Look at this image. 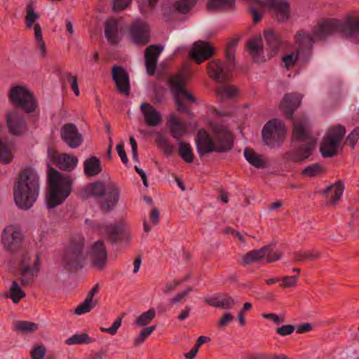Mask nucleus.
<instances>
[{
	"label": "nucleus",
	"instance_id": "obj_1",
	"mask_svg": "<svg viewBox=\"0 0 359 359\" xmlns=\"http://www.w3.org/2000/svg\"><path fill=\"white\" fill-rule=\"evenodd\" d=\"M39 190L40 183L37 172L32 168L23 170L13 184L15 204L20 210H29L36 201Z\"/></svg>",
	"mask_w": 359,
	"mask_h": 359
},
{
	"label": "nucleus",
	"instance_id": "obj_2",
	"mask_svg": "<svg viewBox=\"0 0 359 359\" xmlns=\"http://www.w3.org/2000/svg\"><path fill=\"white\" fill-rule=\"evenodd\" d=\"M48 182L47 207L54 208L63 203L71 194L73 179L69 175L62 174L54 168H50Z\"/></svg>",
	"mask_w": 359,
	"mask_h": 359
},
{
	"label": "nucleus",
	"instance_id": "obj_3",
	"mask_svg": "<svg viewBox=\"0 0 359 359\" xmlns=\"http://www.w3.org/2000/svg\"><path fill=\"white\" fill-rule=\"evenodd\" d=\"M359 21L355 17L348 16L344 22L332 19L318 24L313 30V37L317 40H323L332 34L340 32L346 38L357 43L359 41Z\"/></svg>",
	"mask_w": 359,
	"mask_h": 359
},
{
	"label": "nucleus",
	"instance_id": "obj_4",
	"mask_svg": "<svg viewBox=\"0 0 359 359\" xmlns=\"http://www.w3.org/2000/svg\"><path fill=\"white\" fill-rule=\"evenodd\" d=\"M120 194L119 187L112 182L95 180L91 182V196L103 213L111 212L116 208Z\"/></svg>",
	"mask_w": 359,
	"mask_h": 359
},
{
	"label": "nucleus",
	"instance_id": "obj_5",
	"mask_svg": "<svg viewBox=\"0 0 359 359\" xmlns=\"http://www.w3.org/2000/svg\"><path fill=\"white\" fill-rule=\"evenodd\" d=\"M88 251L84 250V238L81 236L74 238L63 257L62 266L69 272L82 269L86 263Z\"/></svg>",
	"mask_w": 359,
	"mask_h": 359
},
{
	"label": "nucleus",
	"instance_id": "obj_6",
	"mask_svg": "<svg viewBox=\"0 0 359 359\" xmlns=\"http://www.w3.org/2000/svg\"><path fill=\"white\" fill-rule=\"evenodd\" d=\"M40 268V259L37 255L22 252L19 264L18 276L22 285L32 283Z\"/></svg>",
	"mask_w": 359,
	"mask_h": 359
},
{
	"label": "nucleus",
	"instance_id": "obj_7",
	"mask_svg": "<svg viewBox=\"0 0 359 359\" xmlns=\"http://www.w3.org/2000/svg\"><path fill=\"white\" fill-rule=\"evenodd\" d=\"M344 126L338 124L327 130L320 145V152L325 158L332 157L337 154V150L346 135Z\"/></svg>",
	"mask_w": 359,
	"mask_h": 359
},
{
	"label": "nucleus",
	"instance_id": "obj_8",
	"mask_svg": "<svg viewBox=\"0 0 359 359\" xmlns=\"http://www.w3.org/2000/svg\"><path fill=\"white\" fill-rule=\"evenodd\" d=\"M281 257V252L275 250L273 245H267L248 252L242 257L241 262L243 266L263 262L265 264H271L280 259Z\"/></svg>",
	"mask_w": 359,
	"mask_h": 359
},
{
	"label": "nucleus",
	"instance_id": "obj_9",
	"mask_svg": "<svg viewBox=\"0 0 359 359\" xmlns=\"http://www.w3.org/2000/svg\"><path fill=\"white\" fill-rule=\"evenodd\" d=\"M285 128L282 121H269L262 128V138L266 144L271 148L278 147L285 135Z\"/></svg>",
	"mask_w": 359,
	"mask_h": 359
},
{
	"label": "nucleus",
	"instance_id": "obj_10",
	"mask_svg": "<svg viewBox=\"0 0 359 359\" xmlns=\"http://www.w3.org/2000/svg\"><path fill=\"white\" fill-rule=\"evenodd\" d=\"M1 243L7 251L16 253L24 248V236L18 226L10 225L2 231Z\"/></svg>",
	"mask_w": 359,
	"mask_h": 359
},
{
	"label": "nucleus",
	"instance_id": "obj_11",
	"mask_svg": "<svg viewBox=\"0 0 359 359\" xmlns=\"http://www.w3.org/2000/svg\"><path fill=\"white\" fill-rule=\"evenodd\" d=\"M235 68L233 61L226 60V64L218 60L210 61L207 66L208 74L217 83H227L231 78V72Z\"/></svg>",
	"mask_w": 359,
	"mask_h": 359
},
{
	"label": "nucleus",
	"instance_id": "obj_12",
	"mask_svg": "<svg viewBox=\"0 0 359 359\" xmlns=\"http://www.w3.org/2000/svg\"><path fill=\"white\" fill-rule=\"evenodd\" d=\"M8 95L14 104L24 109L27 112H32L35 109L36 102L33 94L25 87L22 86L12 87Z\"/></svg>",
	"mask_w": 359,
	"mask_h": 359
},
{
	"label": "nucleus",
	"instance_id": "obj_13",
	"mask_svg": "<svg viewBox=\"0 0 359 359\" xmlns=\"http://www.w3.org/2000/svg\"><path fill=\"white\" fill-rule=\"evenodd\" d=\"M292 149L285 154L287 161L300 163L307 160L313 154L316 146V140L310 139L305 142H292Z\"/></svg>",
	"mask_w": 359,
	"mask_h": 359
},
{
	"label": "nucleus",
	"instance_id": "obj_14",
	"mask_svg": "<svg viewBox=\"0 0 359 359\" xmlns=\"http://www.w3.org/2000/svg\"><path fill=\"white\" fill-rule=\"evenodd\" d=\"M6 125L8 130L14 135L20 136L27 130L25 113L20 109H13L6 114Z\"/></svg>",
	"mask_w": 359,
	"mask_h": 359
},
{
	"label": "nucleus",
	"instance_id": "obj_15",
	"mask_svg": "<svg viewBox=\"0 0 359 359\" xmlns=\"http://www.w3.org/2000/svg\"><path fill=\"white\" fill-rule=\"evenodd\" d=\"M149 31V26L144 20L137 19L130 25L128 34L135 44L144 46L150 41Z\"/></svg>",
	"mask_w": 359,
	"mask_h": 359
},
{
	"label": "nucleus",
	"instance_id": "obj_16",
	"mask_svg": "<svg viewBox=\"0 0 359 359\" xmlns=\"http://www.w3.org/2000/svg\"><path fill=\"white\" fill-rule=\"evenodd\" d=\"M92 228L94 231L107 236L111 243L116 244L121 242V237L124 231L125 224L123 221H116L113 224H107L95 223Z\"/></svg>",
	"mask_w": 359,
	"mask_h": 359
},
{
	"label": "nucleus",
	"instance_id": "obj_17",
	"mask_svg": "<svg viewBox=\"0 0 359 359\" xmlns=\"http://www.w3.org/2000/svg\"><path fill=\"white\" fill-rule=\"evenodd\" d=\"M108 253L103 241L99 240L91 245V266L98 271L107 266Z\"/></svg>",
	"mask_w": 359,
	"mask_h": 359
},
{
	"label": "nucleus",
	"instance_id": "obj_18",
	"mask_svg": "<svg viewBox=\"0 0 359 359\" xmlns=\"http://www.w3.org/2000/svg\"><path fill=\"white\" fill-rule=\"evenodd\" d=\"M195 142L197 152L201 157L207 154L217 152V150H221L220 147L217 148L214 137H212L204 129H201L198 131L195 137Z\"/></svg>",
	"mask_w": 359,
	"mask_h": 359
},
{
	"label": "nucleus",
	"instance_id": "obj_19",
	"mask_svg": "<svg viewBox=\"0 0 359 359\" xmlns=\"http://www.w3.org/2000/svg\"><path fill=\"white\" fill-rule=\"evenodd\" d=\"M214 139L218 153L226 152L232 149L234 137L231 133L223 126H216L213 128Z\"/></svg>",
	"mask_w": 359,
	"mask_h": 359
},
{
	"label": "nucleus",
	"instance_id": "obj_20",
	"mask_svg": "<svg viewBox=\"0 0 359 359\" xmlns=\"http://www.w3.org/2000/svg\"><path fill=\"white\" fill-rule=\"evenodd\" d=\"M215 55V48L205 41H198L193 44L189 53L190 57L201 64L205 60H209Z\"/></svg>",
	"mask_w": 359,
	"mask_h": 359
},
{
	"label": "nucleus",
	"instance_id": "obj_21",
	"mask_svg": "<svg viewBox=\"0 0 359 359\" xmlns=\"http://www.w3.org/2000/svg\"><path fill=\"white\" fill-rule=\"evenodd\" d=\"M111 76L117 90L125 95L130 93L129 75L121 66L114 65L111 68Z\"/></svg>",
	"mask_w": 359,
	"mask_h": 359
},
{
	"label": "nucleus",
	"instance_id": "obj_22",
	"mask_svg": "<svg viewBox=\"0 0 359 359\" xmlns=\"http://www.w3.org/2000/svg\"><path fill=\"white\" fill-rule=\"evenodd\" d=\"M266 6L274 10L273 15L278 22H283L290 18V6L287 0H266Z\"/></svg>",
	"mask_w": 359,
	"mask_h": 359
},
{
	"label": "nucleus",
	"instance_id": "obj_23",
	"mask_svg": "<svg viewBox=\"0 0 359 359\" xmlns=\"http://www.w3.org/2000/svg\"><path fill=\"white\" fill-rule=\"evenodd\" d=\"M197 1L198 0H175L173 4L174 9L170 7L163 9V16L165 18L166 21H171L175 12L183 15L187 14L195 6Z\"/></svg>",
	"mask_w": 359,
	"mask_h": 359
},
{
	"label": "nucleus",
	"instance_id": "obj_24",
	"mask_svg": "<svg viewBox=\"0 0 359 359\" xmlns=\"http://www.w3.org/2000/svg\"><path fill=\"white\" fill-rule=\"evenodd\" d=\"M48 156L60 169L67 171L72 170L76 166L78 162L77 158L74 156L67 154H59L52 150L48 151Z\"/></svg>",
	"mask_w": 359,
	"mask_h": 359
},
{
	"label": "nucleus",
	"instance_id": "obj_25",
	"mask_svg": "<svg viewBox=\"0 0 359 359\" xmlns=\"http://www.w3.org/2000/svg\"><path fill=\"white\" fill-rule=\"evenodd\" d=\"M61 137L64 142L71 148L78 147L82 137L76 127L72 123H67L61 128Z\"/></svg>",
	"mask_w": 359,
	"mask_h": 359
},
{
	"label": "nucleus",
	"instance_id": "obj_26",
	"mask_svg": "<svg viewBox=\"0 0 359 359\" xmlns=\"http://www.w3.org/2000/svg\"><path fill=\"white\" fill-rule=\"evenodd\" d=\"M162 50L163 46L157 45H150L145 50V66L147 72L150 76L155 73L157 60Z\"/></svg>",
	"mask_w": 359,
	"mask_h": 359
},
{
	"label": "nucleus",
	"instance_id": "obj_27",
	"mask_svg": "<svg viewBox=\"0 0 359 359\" xmlns=\"http://www.w3.org/2000/svg\"><path fill=\"white\" fill-rule=\"evenodd\" d=\"M301 101V97L298 94H286L280 104V109L285 114L286 118L291 119L294 110L299 106Z\"/></svg>",
	"mask_w": 359,
	"mask_h": 359
},
{
	"label": "nucleus",
	"instance_id": "obj_28",
	"mask_svg": "<svg viewBox=\"0 0 359 359\" xmlns=\"http://www.w3.org/2000/svg\"><path fill=\"white\" fill-rule=\"evenodd\" d=\"M264 37L266 40V50L270 57L276 55L280 48L282 39L280 36L272 29L264 31Z\"/></svg>",
	"mask_w": 359,
	"mask_h": 359
},
{
	"label": "nucleus",
	"instance_id": "obj_29",
	"mask_svg": "<svg viewBox=\"0 0 359 359\" xmlns=\"http://www.w3.org/2000/svg\"><path fill=\"white\" fill-rule=\"evenodd\" d=\"M145 122L149 126H156L161 123L162 116L152 105L144 102L140 106Z\"/></svg>",
	"mask_w": 359,
	"mask_h": 359
},
{
	"label": "nucleus",
	"instance_id": "obj_30",
	"mask_svg": "<svg viewBox=\"0 0 359 359\" xmlns=\"http://www.w3.org/2000/svg\"><path fill=\"white\" fill-rule=\"evenodd\" d=\"M344 190V185L341 181L337 182L327 187L323 191V196L330 198L329 205L335 206L340 200Z\"/></svg>",
	"mask_w": 359,
	"mask_h": 359
},
{
	"label": "nucleus",
	"instance_id": "obj_31",
	"mask_svg": "<svg viewBox=\"0 0 359 359\" xmlns=\"http://www.w3.org/2000/svg\"><path fill=\"white\" fill-rule=\"evenodd\" d=\"M118 22L114 18L108 19L105 22L104 34L110 44L115 46L121 40Z\"/></svg>",
	"mask_w": 359,
	"mask_h": 359
},
{
	"label": "nucleus",
	"instance_id": "obj_32",
	"mask_svg": "<svg viewBox=\"0 0 359 359\" xmlns=\"http://www.w3.org/2000/svg\"><path fill=\"white\" fill-rule=\"evenodd\" d=\"M25 16V24L27 29L33 28L35 32V26L39 25L36 23L40 18L39 13L36 11V1L30 0L27 3Z\"/></svg>",
	"mask_w": 359,
	"mask_h": 359
},
{
	"label": "nucleus",
	"instance_id": "obj_33",
	"mask_svg": "<svg viewBox=\"0 0 359 359\" xmlns=\"http://www.w3.org/2000/svg\"><path fill=\"white\" fill-rule=\"evenodd\" d=\"M171 135L176 140L181 139L187 132V128L176 116H171L167 123Z\"/></svg>",
	"mask_w": 359,
	"mask_h": 359
},
{
	"label": "nucleus",
	"instance_id": "obj_34",
	"mask_svg": "<svg viewBox=\"0 0 359 359\" xmlns=\"http://www.w3.org/2000/svg\"><path fill=\"white\" fill-rule=\"evenodd\" d=\"M244 156L246 161L256 168H265L268 166L269 162L262 155L257 154L251 148H245Z\"/></svg>",
	"mask_w": 359,
	"mask_h": 359
},
{
	"label": "nucleus",
	"instance_id": "obj_35",
	"mask_svg": "<svg viewBox=\"0 0 359 359\" xmlns=\"http://www.w3.org/2000/svg\"><path fill=\"white\" fill-rule=\"evenodd\" d=\"M247 48L249 54L255 62H259V57L263 53V43L261 36H256L248 40Z\"/></svg>",
	"mask_w": 359,
	"mask_h": 359
},
{
	"label": "nucleus",
	"instance_id": "obj_36",
	"mask_svg": "<svg viewBox=\"0 0 359 359\" xmlns=\"http://www.w3.org/2000/svg\"><path fill=\"white\" fill-rule=\"evenodd\" d=\"M310 139H315L307 132L302 123L297 122L293 124L292 142H305Z\"/></svg>",
	"mask_w": 359,
	"mask_h": 359
},
{
	"label": "nucleus",
	"instance_id": "obj_37",
	"mask_svg": "<svg viewBox=\"0 0 359 359\" xmlns=\"http://www.w3.org/2000/svg\"><path fill=\"white\" fill-rule=\"evenodd\" d=\"M168 84L173 96H180V93L184 90V76L182 73L177 74L169 79Z\"/></svg>",
	"mask_w": 359,
	"mask_h": 359
},
{
	"label": "nucleus",
	"instance_id": "obj_38",
	"mask_svg": "<svg viewBox=\"0 0 359 359\" xmlns=\"http://www.w3.org/2000/svg\"><path fill=\"white\" fill-rule=\"evenodd\" d=\"M236 94L237 89L233 86H220L215 90V95L221 102L232 99Z\"/></svg>",
	"mask_w": 359,
	"mask_h": 359
},
{
	"label": "nucleus",
	"instance_id": "obj_39",
	"mask_svg": "<svg viewBox=\"0 0 359 359\" xmlns=\"http://www.w3.org/2000/svg\"><path fill=\"white\" fill-rule=\"evenodd\" d=\"M179 145L178 154L184 161L192 163L194 161V154L190 144L184 142H180Z\"/></svg>",
	"mask_w": 359,
	"mask_h": 359
},
{
	"label": "nucleus",
	"instance_id": "obj_40",
	"mask_svg": "<svg viewBox=\"0 0 359 359\" xmlns=\"http://www.w3.org/2000/svg\"><path fill=\"white\" fill-rule=\"evenodd\" d=\"M156 312L154 309H150L146 312L140 315L135 320V323L138 327H144L149 324L155 318Z\"/></svg>",
	"mask_w": 359,
	"mask_h": 359
},
{
	"label": "nucleus",
	"instance_id": "obj_41",
	"mask_svg": "<svg viewBox=\"0 0 359 359\" xmlns=\"http://www.w3.org/2000/svg\"><path fill=\"white\" fill-rule=\"evenodd\" d=\"M25 296V292L20 288L18 283L16 280H13L10 287V295L6 296L10 297L13 302L17 304Z\"/></svg>",
	"mask_w": 359,
	"mask_h": 359
},
{
	"label": "nucleus",
	"instance_id": "obj_42",
	"mask_svg": "<svg viewBox=\"0 0 359 359\" xmlns=\"http://www.w3.org/2000/svg\"><path fill=\"white\" fill-rule=\"evenodd\" d=\"M234 0H208L207 9L208 11L219 10L224 8H232Z\"/></svg>",
	"mask_w": 359,
	"mask_h": 359
},
{
	"label": "nucleus",
	"instance_id": "obj_43",
	"mask_svg": "<svg viewBox=\"0 0 359 359\" xmlns=\"http://www.w3.org/2000/svg\"><path fill=\"white\" fill-rule=\"evenodd\" d=\"M325 172V168L319 163H314L306 167L302 171V175L305 177H314L319 176Z\"/></svg>",
	"mask_w": 359,
	"mask_h": 359
},
{
	"label": "nucleus",
	"instance_id": "obj_44",
	"mask_svg": "<svg viewBox=\"0 0 359 359\" xmlns=\"http://www.w3.org/2000/svg\"><path fill=\"white\" fill-rule=\"evenodd\" d=\"M156 327V325H153L142 330L138 336L133 340V346L135 347L140 346L151 334Z\"/></svg>",
	"mask_w": 359,
	"mask_h": 359
},
{
	"label": "nucleus",
	"instance_id": "obj_45",
	"mask_svg": "<svg viewBox=\"0 0 359 359\" xmlns=\"http://www.w3.org/2000/svg\"><path fill=\"white\" fill-rule=\"evenodd\" d=\"M14 327L17 331L21 332H32L36 330L37 325L29 321H15Z\"/></svg>",
	"mask_w": 359,
	"mask_h": 359
},
{
	"label": "nucleus",
	"instance_id": "obj_46",
	"mask_svg": "<svg viewBox=\"0 0 359 359\" xmlns=\"http://www.w3.org/2000/svg\"><path fill=\"white\" fill-rule=\"evenodd\" d=\"M35 40L36 42V48L39 51L40 54L44 57L46 55V44L44 41L43 40L42 33H41V27L40 25H36L35 26Z\"/></svg>",
	"mask_w": 359,
	"mask_h": 359
},
{
	"label": "nucleus",
	"instance_id": "obj_47",
	"mask_svg": "<svg viewBox=\"0 0 359 359\" xmlns=\"http://www.w3.org/2000/svg\"><path fill=\"white\" fill-rule=\"evenodd\" d=\"M294 259L297 262L304 261H313L318 259L320 257V253L318 252H298L294 253Z\"/></svg>",
	"mask_w": 359,
	"mask_h": 359
},
{
	"label": "nucleus",
	"instance_id": "obj_48",
	"mask_svg": "<svg viewBox=\"0 0 359 359\" xmlns=\"http://www.w3.org/2000/svg\"><path fill=\"white\" fill-rule=\"evenodd\" d=\"M156 142L158 147L163 149L166 155H171L174 151V146L170 144L167 139L161 134H158Z\"/></svg>",
	"mask_w": 359,
	"mask_h": 359
},
{
	"label": "nucleus",
	"instance_id": "obj_49",
	"mask_svg": "<svg viewBox=\"0 0 359 359\" xmlns=\"http://www.w3.org/2000/svg\"><path fill=\"white\" fill-rule=\"evenodd\" d=\"M90 337L88 334H76L65 341L67 345L83 344L89 342Z\"/></svg>",
	"mask_w": 359,
	"mask_h": 359
},
{
	"label": "nucleus",
	"instance_id": "obj_50",
	"mask_svg": "<svg viewBox=\"0 0 359 359\" xmlns=\"http://www.w3.org/2000/svg\"><path fill=\"white\" fill-rule=\"evenodd\" d=\"M297 41L302 47H311L313 46V38L304 32H299L297 34Z\"/></svg>",
	"mask_w": 359,
	"mask_h": 359
},
{
	"label": "nucleus",
	"instance_id": "obj_51",
	"mask_svg": "<svg viewBox=\"0 0 359 359\" xmlns=\"http://www.w3.org/2000/svg\"><path fill=\"white\" fill-rule=\"evenodd\" d=\"M133 0H113L112 10L116 13H119L126 10L130 6Z\"/></svg>",
	"mask_w": 359,
	"mask_h": 359
},
{
	"label": "nucleus",
	"instance_id": "obj_52",
	"mask_svg": "<svg viewBox=\"0 0 359 359\" xmlns=\"http://www.w3.org/2000/svg\"><path fill=\"white\" fill-rule=\"evenodd\" d=\"M299 278L298 275L294 276H285L283 277H281V280L283 283L280 285V287L282 288H287V287H292L297 285V280Z\"/></svg>",
	"mask_w": 359,
	"mask_h": 359
},
{
	"label": "nucleus",
	"instance_id": "obj_53",
	"mask_svg": "<svg viewBox=\"0 0 359 359\" xmlns=\"http://www.w3.org/2000/svg\"><path fill=\"white\" fill-rule=\"evenodd\" d=\"M238 40L236 39H232L228 44L226 50V60L233 61L235 60V48L238 44Z\"/></svg>",
	"mask_w": 359,
	"mask_h": 359
},
{
	"label": "nucleus",
	"instance_id": "obj_54",
	"mask_svg": "<svg viewBox=\"0 0 359 359\" xmlns=\"http://www.w3.org/2000/svg\"><path fill=\"white\" fill-rule=\"evenodd\" d=\"M102 171L101 161L95 156H91V177L97 176Z\"/></svg>",
	"mask_w": 359,
	"mask_h": 359
},
{
	"label": "nucleus",
	"instance_id": "obj_55",
	"mask_svg": "<svg viewBox=\"0 0 359 359\" xmlns=\"http://www.w3.org/2000/svg\"><path fill=\"white\" fill-rule=\"evenodd\" d=\"M221 309H230L233 308L236 302V301L227 294H221Z\"/></svg>",
	"mask_w": 359,
	"mask_h": 359
},
{
	"label": "nucleus",
	"instance_id": "obj_56",
	"mask_svg": "<svg viewBox=\"0 0 359 359\" xmlns=\"http://www.w3.org/2000/svg\"><path fill=\"white\" fill-rule=\"evenodd\" d=\"M90 311V293L86 296L85 301L81 304L79 305L75 311L76 315H82Z\"/></svg>",
	"mask_w": 359,
	"mask_h": 359
},
{
	"label": "nucleus",
	"instance_id": "obj_57",
	"mask_svg": "<svg viewBox=\"0 0 359 359\" xmlns=\"http://www.w3.org/2000/svg\"><path fill=\"white\" fill-rule=\"evenodd\" d=\"M184 283V280H174L171 282H168L165 284L163 292L165 294H168L177 290V287L182 283Z\"/></svg>",
	"mask_w": 359,
	"mask_h": 359
},
{
	"label": "nucleus",
	"instance_id": "obj_58",
	"mask_svg": "<svg viewBox=\"0 0 359 359\" xmlns=\"http://www.w3.org/2000/svg\"><path fill=\"white\" fill-rule=\"evenodd\" d=\"M46 348L43 346H35L30 351L32 359H43Z\"/></svg>",
	"mask_w": 359,
	"mask_h": 359
},
{
	"label": "nucleus",
	"instance_id": "obj_59",
	"mask_svg": "<svg viewBox=\"0 0 359 359\" xmlns=\"http://www.w3.org/2000/svg\"><path fill=\"white\" fill-rule=\"evenodd\" d=\"M359 139V128H355L352 132L347 136L346 142L349 144L352 149L354 148Z\"/></svg>",
	"mask_w": 359,
	"mask_h": 359
},
{
	"label": "nucleus",
	"instance_id": "obj_60",
	"mask_svg": "<svg viewBox=\"0 0 359 359\" xmlns=\"http://www.w3.org/2000/svg\"><path fill=\"white\" fill-rule=\"evenodd\" d=\"M121 327V319H116L112 325L109 328L100 327L102 332H107L111 335H115L117 333L118 330Z\"/></svg>",
	"mask_w": 359,
	"mask_h": 359
},
{
	"label": "nucleus",
	"instance_id": "obj_61",
	"mask_svg": "<svg viewBox=\"0 0 359 359\" xmlns=\"http://www.w3.org/2000/svg\"><path fill=\"white\" fill-rule=\"evenodd\" d=\"M233 319V317L230 313H224L219 320L217 322V326L219 328H224L226 325L231 323Z\"/></svg>",
	"mask_w": 359,
	"mask_h": 359
},
{
	"label": "nucleus",
	"instance_id": "obj_62",
	"mask_svg": "<svg viewBox=\"0 0 359 359\" xmlns=\"http://www.w3.org/2000/svg\"><path fill=\"white\" fill-rule=\"evenodd\" d=\"M294 326L292 325H285L276 329V332L280 336H287L293 333Z\"/></svg>",
	"mask_w": 359,
	"mask_h": 359
},
{
	"label": "nucleus",
	"instance_id": "obj_63",
	"mask_svg": "<svg viewBox=\"0 0 359 359\" xmlns=\"http://www.w3.org/2000/svg\"><path fill=\"white\" fill-rule=\"evenodd\" d=\"M66 79L68 81V83L70 84L71 88L75 95L78 96L79 95V90L77 85V80L75 76L72 75L70 73H67L66 75Z\"/></svg>",
	"mask_w": 359,
	"mask_h": 359
},
{
	"label": "nucleus",
	"instance_id": "obj_64",
	"mask_svg": "<svg viewBox=\"0 0 359 359\" xmlns=\"http://www.w3.org/2000/svg\"><path fill=\"white\" fill-rule=\"evenodd\" d=\"M174 100L177 111L180 113L191 114L190 109L183 103L180 98V96L174 97Z\"/></svg>",
	"mask_w": 359,
	"mask_h": 359
}]
</instances>
